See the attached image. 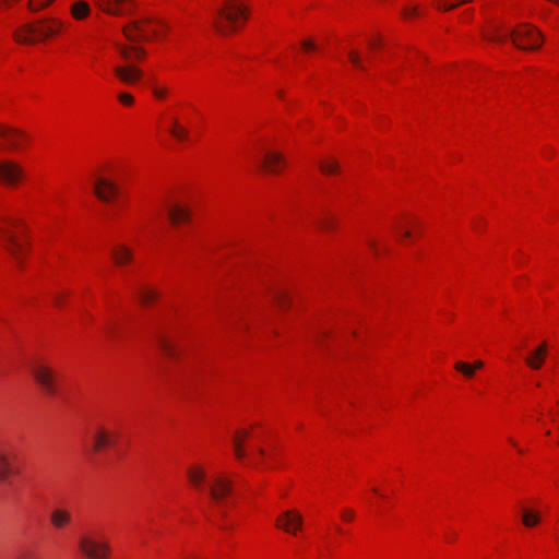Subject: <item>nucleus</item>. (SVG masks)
Masks as SVG:
<instances>
[{"label":"nucleus","instance_id":"obj_1","mask_svg":"<svg viewBox=\"0 0 559 559\" xmlns=\"http://www.w3.org/2000/svg\"><path fill=\"white\" fill-rule=\"evenodd\" d=\"M483 36L485 39L496 43H502L510 37L513 45L523 50H536L540 48L544 40L543 34L535 26L525 23L506 33L501 32L498 26H492Z\"/></svg>","mask_w":559,"mask_h":559},{"label":"nucleus","instance_id":"obj_2","mask_svg":"<svg viewBox=\"0 0 559 559\" xmlns=\"http://www.w3.org/2000/svg\"><path fill=\"white\" fill-rule=\"evenodd\" d=\"M249 17V8L239 0H225L215 11L213 26L221 35L236 32Z\"/></svg>","mask_w":559,"mask_h":559},{"label":"nucleus","instance_id":"obj_3","mask_svg":"<svg viewBox=\"0 0 559 559\" xmlns=\"http://www.w3.org/2000/svg\"><path fill=\"white\" fill-rule=\"evenodd\" d=\"M61 22L58 20H43L35 24H26L15 33L20 43L34 44L56 35L61 29Z\"/></svg>","mask_w":559,"mask_h":559},{"label":"nucleus","instance_id":"obj_4","mask_svg":"<svg viewBox=\"0 0 559 559\" xmlns=\"http://www.w3.org/2000/svg\"><path fill=\"white\" fill-rule=\"evenodd\" d=\"M29 371L47 395L52 396L59 392L58 372L45 360H34L29 366Z\"/></svg>","mask_w":559,"mask_h":559},{"label":"nucleus","instance_id":"obj_5","mask_svg":"<svg viewBox=\"0 0 559 559\" xmlns=\"http://www.w3.org/2000/svg\"><path fill=\"white\" fill-rule=\"evenodd\" d=\"M15 229V223L7 219L2 215V250L5 249L10 254L20 259L25 251V243L22 239V229Z\"/></svg>","mask_w":559,"mask_h":559},{"label":"nucleus","instance_id":"obj_6","mask_svg":"<svg viewBox=\"0 0 559 559\" xmlns=\"http://www.w3.org/2000/svg\"><path fill=\"white\" fill-rule=\"evenodd\" d=\"M79 547L90 559H108L110 547L108 543L97 540L94 536L84 535L81 537Z\"/></svg>","mask_w":559,"mask_h":559},{"label":"nucleus","instance_id":"obj_7","mask_svg":"<svg viewBox=\"0 0 559 559\" xmlns=\"http://www.w3.org/2000/svg\"><path fill=\"white\" fill-rule=\"evenodd\" d=\"M28 142V136L22 130L2 124V151L14 152L22 150Z\"/></svg>","mask_w":559,"mask_h":559},{"label":"nucleus","instance_id":"obj_8","mask_svg":"<svg viewBox=\"0 0 559 559\" xmlns=\"http://www.w3.org/2000/svg\"><path fill=\"white\" fill-rule=\"evenodd\" d=\"M233 481L224 475H215L209 486V495L217 504L223 506L227 496L231 493Z\"/></svg>","mask_w":559,"mask_h":559},{"label":"nucleus","instance_id":"obj_9","mask_svg":"<svg viewBox=\"0 0 559 559\" xmlns=\"http://www.w3.org/2000/svg\"><path fill=\"white\" fill-rule=\"evenodd\" d=\"M24 178V170L20 164L2 159V186L15 188Z\"/></svg>","mask_w":559,"mask_h":559},{"label":"nucleus","instance_id":"obj_10","mask_svg":"<svg viewBox=\"0 0 559 559\" xmlns=\"http://www.w3.org/2000/svg\"><path fill=\"white\" fill-rule=\"evenodd\" d=\"M96 3L103 11L114 15L129 14L133 9V0H96Z\"/></svg>","mask_w":559,"mask_h":559},{"label":"nucleus","instance_id":"obj_11","mask_svg":"<svg viewBox=\"0 0 559 559\" xmlns=\"http://www.w3.org/2000/svg\"><path fill=\"white\" fill-rule=\"evenodd\" d=\"M94 192L99 200L109 202L117 195L118 188L114 182L105 178H97L95 181Z\"/></svg>","mask_w":559,"mask_h":559},{"label":"nucleus","instance_id":"obj_12","mask_svg":"<svg viewBox=\"0 0 559 559\" xmlns=\"http://www.w3.org/2000/svg\"><path fill=\"white\" fill-rule=\"evenodd\" d=\"M114 72L119 78V80L126 84H133L143 75L142 71L133 64H128L124 67L117 66L115 67Z\"/></svg>","mask_w":559,"mask_h":559},{"label":"nucleus","instance_id":"obj_13","mask_svg":"<svg viewBox=\"0 0 559 559\" xmlns=\"http://www.w3.org/2000/svg\"><path fill=\"white\" fill-rule=\"evenodd\" d=\"M302 525V518L297 511H285L277 519V526L285 530L286 532H293L292 528L299 530Z\"/></svg>","mask_w":559,"mask_h":559},{"label":"nucleus","instance_id":"obj_14","mask_svg":"<svg viewBox=\"0 0 559 559\" xmlns=\"http://www.w3.org/2000/svg\"><path fill=\"white\" fill-rule=\"evenodd\" d=\"M124 37L131 43L135 44L140 40L148 39V32L142 26L141 22L134 21L123 27Z\"/></svg>","mask_w":559,"mask_h":559},{"label":"nucleus","instance_id":"obj_15","mask_svg":"<svg viewBox=\"0 0 559 559\" xmlns=\"http://www.w3.org/2000/svg\"><path fill=\"white\" fill-rule=\"evenodd\" d=\"M119 55L127 61L132 62L134 60H141L145 57V50L141 46L126 45L121 43L115 44Z\"/></svg>","mask_w":559,"mask_h":559},{"label":"nucleus","instance_id":"obj_16","mask_svg":"<svg viewBox=\"0 0 559 559\" xmlns=\"http://www.w3.org/2000/svg\"><path fill=\"white\" fill-rule=\"evenodd\" d=\"M22 465L16 454L2 455V480L20 475Z\"/></svg>","mask_w":559,"mask_h":559},{"label":"nucleus","instance_id":"obj_17","mask_svg":"<svg viewBox=\"0 0 559 559\" xmlns=\"http://www.w3.org/2000/svg\"><path fill=\"white\" fill-rule=\"evenodd\" d=\"M166 211L170 223L175 226L189 221L190 212L186 206L178 204L166 205Z\"/></svg>","mask_w":559,"mask_h":559},{"label":"nucleus","instance_id":"obj_18","mask_svg":"<svg viewBox=\"0 0 559 559\" xmlns=\"http://www.w3.org/2000/svg\"><path fill=\"white\" fill-rule=\"evenodd\" d=\"M546 355L547 343L544 342L525 358V362L530 368L537 370L543 366Z\"/></svg>","mask_w":559,"mask_h":559},{"label":"nucleus","instance_id":"obj_19","mask_svg":"<svg viewBox=\"0 0 559 559\" xmlns=\"http://www.w3.org/2000/svg\"><path fill=\"white\" fill-rule=\"evenodd\" d=\"M284 164V157L275 152L266 153L264 159L260 163V166L265 168L267 171L276 174L281 170Z\"/></svg>","mask_w":559,"mask_h":559},{"label":"nucleus","instance_id":"obj_20","mask_svg":"<svg viewBox=\"0 0 559 559\" xmlns=\"http://www.w3.org/2000/svg\"><path fill=\"white\" fill-rule=\"evenodd\" d=\"M111 257L118 266H122L133 260L132 250L124 245L115 246L111 249Z\"/></svg>","mask_w":559,"mask_h":559},{"label":"nucleus","instance_id":"obj_21","mask_svg":"<svg viewBox=\"0 0 559 559\" xmlns=\"http://www.w3.org/2000/svg\"><path fill=\"white\" fill-rule=\"evenodd\" d=\"M72 514L70 511L61 508L53 509L50 513V522L53 527L61 530L70 524Z\"/></svg>","mask_w":559,"mask_h":559},{"label":"nucleus","instance_id":"obj_22","mask_svg":"<svg viewBox=\"0 0 559 559\" xmlns=\"http://www.w3.org/2000/svg\"><path fill=\"white\" fill-rule=\"evenodd\" d=\"M115 439L116 435L110 433L103 428L98 429L93 437V451L98 452L105 447L112 444L115 442Z\"/></svg>","mask_w":559,"mask_h":559},{"label":"nucleus","instance_id":"obj_23","mask_svg":"<svg viewBox=\"0 0 559 559\" xmlns=\"http://www.w3.org/2000/svg\"><path fill=\"white\" fill-rule=\"evenodd\" d=\"M187 476L190 483L198 489L202 488L203 483L206 479V473L199 466L191 467L187 471Z\"/></svg>","mask_w":559,"mask_h":559},{"label":"nucleus","instance_id":"obj_24","mask_svg":"<svg viewBox=\"0 0 559 559\" xmlns=\"http://www.w3.org/2000/svg\"><path fill=\"white\" fill-rule=\"evenodd\" d=\"M249 435L248 431H238L236 432V435L234 436V439H233V443H234V452H235V455L238 457V459H242L246 456V451L243 449V440L245 438Z\"/></svg>","mask_w":559,"mask_h":559},{"label":"nucleus","instance_id":"obj_25","mask_svg":"<svg viewBox=\"0 0 559 559\" xmlns=\"http://www.w3.org/2000/svg\"><path fill=\"white\" fill-rule=\"evenodd\" d=\"M522 522L526 527H534L540 522V513L532 509H523Z\"/></svg>","mask_w":559,"mask_h":559},{"label":"nucleus","instance_id":"obj_26","mask_svg":"<svg viewBox=\"0 0 559 559\" xmlns=\"http://www.w3.org/2000/svg\"><path fill=\"white\" fill-rule=\"evenodd\" d=\"M169 133L179 141L188 140L189 135L188 129L181 126L177 118L171 119V128L169 129Z\"/></svg>","mask_w":559,"mask_h":559},{"label":"nucleus","instance_id":"obj_27","mask_svg":"<svg viewBox=\"0 0 559 559\" xmlns=\"http://www.w3.org/2000/svg\"><path fill=\"white\" fill-rule=\"evenodd\" d=\"M138 297L143 305H148L151 301L155 300L158 296L157 292L146 286H140L138 288Z\"/></svg>","mask_w":559,"mask_h":559},{"label":"nucleus","instance_id":"obj_28","mask_svg":"<svg viewBox=\"0 0 559 559\" xmlns=\"http://www.w3.org/2000/svg\"><path fill=\"white\" fill-rule=\"evenodd\" d=\"M156 343H157V346L160 348V350L165 355H167L169 357H173L175 355V348H174L171 342L162 333H158L156 335Z\"/></svg>","mask_w":559,"mask_h":559},{"label":"nucleus","instance_id":"obj_29","mask_svg":"<svg viewBox=\"0 0 559 559\" xmlns=\"http://www.w3.org/2000/svg\"><path fill=\"white\" fill-rule=\"evenodd\" d=\"M71 12L76 20L84 19L90 13V5L85 1L74 2L72 4Z\"/></svg>","mask_w":559,"mask_h":559},{"label":"nucleus","instance_id":"obj_30","mask_svg":"<svg viewBox=\"0 0 559 559\" xmlns=\"http://www.w3.org/2000/svg\"><path fill=\"white\" fill-rule=\"evenodd\" d=\"M272 297L274 302H276L280 308H285L289 299L288 293L283 288H277L273 290Z\"/></svg>","mask_w":559,"mask_h":559},{"label":"nucleus","instance_id":"obj_31","mask_svg":"<svg viewBox=\"0 0 559 559\" xmlns=\"http://www.w3.org/2000/svg\"><path fill=\"white\" fill-rule=\"evenodd\" d=\"M472 0H436V4L439 9L442 10H451L456 8L457 5L462 3L471 2Z\"/></svg>","mask_w":559,"mask_h":559},{"label":"nucleus","instance_id":"obj_32","mask_svg":"<svg viewBox=\"0 0 559 559\" xmlns=\"http://www.w3.org/2000/svg\"><path fill=\"white\" fill-rule=\"evenodd\" d=\"M454 367L459 372H462L468 379L473 378L475 374V367H471V365L467 362L456 361Z\"/></svg>","mask_w":559,"mask_h":559},{"label":"nucleus","instance_id":"obj_33","mask_svg":"<svg viewBox=\"0 0 559 559\" xmlns=\"http://www.w3.org/2000/svg\"><path fill=\"white\" fill-rule=\"evenodd\" d=\"M321 171L325 175L336 174L340 170V166L336 162H321L319 164Z\"/></svg>","mask_w":559,"mask_h":559},{"label":"nucleus","instance_id":"obj_34","mask_svg":"<svg viewBox=\"0 0 559 559\" xmlns=\"http://www.w3.org/2000/svg\"><path fill=\"white\" fill-rule=\"evenodd\" d=\"M53 0H28L27 8L32 12H37L48 7Z\"/></svg>","mask_w":559,"mask_h":559},{"label":"nucleus","instance_id":"obj_35","mask_svg":"<svg viewBox=\"0 0 559 559\" xmlns=\"http://www.w3.org/2000/svg\"><path fill=\"white\" fill-rule=\"evenodd\" d=\"M317 224L321 229L329 230L330 228H332L334 226L335 222H334V218L326 216V217L318 219Z\"/></svg>","mask_w":559,"mask_h":559},{"label":"nucleus","instance_id":"obj_36","mask_svg":"<svg viewBox=\"0 0 559 559\" xmlns=\"http://www.w3.org/2000/svg\"><path fill=\"white\" fill-rule=\"evenodd\" d=\"M348 57H349L350 62L355 67H357L358 69H360L362 71L365 70V67L362 66L361 60H360V56L357 51H354V50L349 51Z\"/></svg>","mask_w":559,"mask_h":559},{"label":"nucleus","instance_id":"obj_37","mask_svg":"<svg viewBox=\"0 0 559 559\" xmlns=\"http://www.w3.org/2000/svg\"><path fill=\"white\" fill-rule=\"evenodd\" d=\"M118 98L124 105H132L133 104V97H132V95H130L128 93H120Z\"/></svg>","mask_w":559,"mask_h":559},{"label":"nucleus","instance_id":"obj_38","mask_svg":"<svg viewBox=\"0 0 559 559\" xmlns=\"http://www.w3.org/2000/svg\"><path fill=\"white\" fill-rule=\"evenodd\" d=\"M168 91L164 87H153V94L156 98H164L167 95Z\"/></svg>","mask_w":559,"mask_h":559},{"label":"nucleus","instance_id":"obj_39","mask_svg":"<svg viewBox=\"0 0 559 559\" xmlns=\"http://www.w3.org/2000/svg\"><path fill=\"white\" fill-rule=\"evenodd\" d=\"M417 14V8L416 7H413V8H404L403 9V15L405 19H409V17H413Z\"/></svg>","mask_w":559,"mask_h":559},{"label":"nucleus","instance_id":"obj_40","mask_svg":"<svg viewBox=\"0 0 559 559\" xmlns=\"http://www.w3.org/2000/svg\"><path fill=\"white\" fill-rule=\"evenodd\" d=\"M342 518L347 521L352 520L354 518V511L346 510L345 512H343Z\"/></svg>","mask_w":559,"mask_h":559},{"label":"nucleus","instance_id":"obj_41","mask_svg":"<svg viewBox=\"0 0 559 559\" xmlns=\"http://www.w3.org/2000/svg\"><path fill=\"white\" fill-rule=\"evenodd\" d=\"M302 48H304V49H306V50H307V49H314V48H316V45H314V44H313V41H311V40H305V41L302 43Z\"/></svg>","mask_w":559,"mask_h":559},{"label":"nucleus","instance_id":"obj_42","mask_svg":"<svg viewBox=\"0 0 559 559\" xmlns=\"http://www.w3.org/2000/svg\"><path fill=\"white\" fill-rule=\"evenodd\" d=\"M15 559H33L29 552H20Z\"/></svg>","mask_w":559,"mask_h":559},{"label":"nucleus","instance_id":"obj_43","mask_svg":"<svg viewBox=\"0 0 559 559\" xmlns=\"http://www.w3.org/2000/svg\"><path fill=\"white\" fill-rule=\"evenodd\" d=\"M483 366H484V362L481 360H476V361H474L473 365H471V367H475V370L483 368Z\"/></svg>","mask_w":559,"mask_h":559},{"label":"nucleus","instance_id":"obj_44","mask_svg":"<svg viewBox=\"0 0 559 559\" xmlns=\"http://www.w3.org/2000/svg\"><path fill=\"white\" fill-rule=\"evenodd\" d=\"M397 229L402 233V235L404 237H409L411 236V231L409 230H402V227L397 226Z\"/></svg>","mask_w":559,"mask_h":559},{"label":"nucleus","instance_id":"obj_45","mask_svg":"<svg viewBox=\"0 0 559 559\" xmlns=\"http://www.w3.org/2000/svg\"><path fill=\"white\" fill-rule=\"evenodd\" d=\"M258 453L263 456L265 454V451L262 448H259Z\"/></svg>","mask_w":559,"mask_h":559},{"label":"nucleus","instance_id":"obj_46","mask_svg":"<svg viewBox=\"0 0 559 559\" xmlns=\"http://www.w3.org/2000/svg\"><path fill=\"white\" fill-rule=\"evenodd\" d=\"M370 46L373 47V48L377 47L378 46V41H371Z\"/></svg>","mask_w":559,"mask_h":559},{"label":"nucleus","instance_id":"obj_47","mask_svg":"<svg viewBox=\"0 0 559 559\" xmlns=\"http://www.w3.org/2000/svg\"><path fill=\"white\" fill-rule=\"evenodd\" d=\"M153 35L154 36H159V32L158 31H153Z\"/></svg>","mask_w":559,"mask_h":559},{"label":"nucleus","instance_id":"obj_48","mask_svg":"<svg viewBox=\"0 0 559 559\" xmlns=\"http://www.w3.org/2000/svg\"><path fill=\"white\" fill-rule=\"evenodd\" d=\"M509 441H510L514 447H516V442H515L513 439H509Z\"/></svg>","mask_w":559,"mask_h":559},{"label":"nucleus","instance_id":"obj_49","mask_svg":"<svg viewBox=\"0 0 559 559\" xmlns=\"http://www.w3.org/2000/svg\"><path fill=\"white\" fill-rule=\"evenodd\" d=\"M369 245H370L371 247H374V242H373V241H370V242H369Z\"/></svg>","mask_w":559,"mask_h":559}]
</instances>
